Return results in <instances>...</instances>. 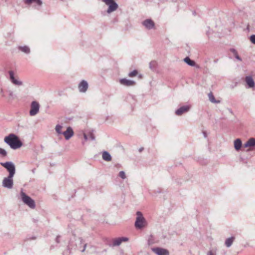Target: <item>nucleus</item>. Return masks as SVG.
<instances>
[{"label": "nucleus", "mask_w": 255, "mask_h": 255, "mask_svg": "<svg viewBox=\"0 0 255 255\" xmlns=\"http://www.w3.org/2000/svg\"><path fill=\"white\" fill-rule=\"evenodd\" d=\"M4 141L13 149L19 148L22 145V143L18 137L14 133H10L5 136Z\"/></svg>", "instance_id": "1"}, {"label": "nucleus", "mask_w": 255, "mask_h": 255, "mask_svg": "<svg viewBox=\"0 0 255 255\" xmlns=\"http://www.w3.org/2000/svg\"><path fill=\"white\" fill-rule=\"evenodd\" d=\"M136 215L134 226L137 229H141L147 225V222L141 212L137 211Z\"/></svg>", "instance_id": "2"}, {"label": "nucleus", "mask_w": 255, "mask_h": 255, "mask_svg": "<svg viewBox=\"0 0 255 255\" xmlns=\"http://www.w3.org/2000/svg\"><path fill=\"white\" fill-rule=\"evenodd\" d=\"M20 195L21 200L25 205H27L31 209H34L35 208V203L34 200L26 195L23 191V189L21 190Z\"/></svg>", "instance_id": "3"}, {"label": "nucleus", "mask_w": 255, "mask_h": 255, "mask_svg": "<svg viewBox=\"0 0 255 255\" xmlns=\"http://www.w3.org/2000/svg\"><path fill=\"white\" fill-rule=\"evenodd\" d=\"M0 164L6 169L9 173V176H14L15 173V167L13 163L11 161H7L5 162H0Z\"/></svg>", "instance_id": "4"}, {"label": "nucleus", "mask_w": 255, "mask_h": 255, "mask_svg": "<svg viewBox=\"0 0 255 255\" xmlns=\"http://www.w3.org/2000/svg\"><path fill=\"white\" fill-rule=\"evenodd\" d=\"M13 176L9 175L4 177L2 182V186L8 189H12L13 186Z\"/></svg>", "instance_id": "5"}, {"label": "nucleus", "mask_w": 255, "mask_h": 255, "mask_svg": "<svg viewBox=\"0 0 255 255\" xmlns=\"http://www.w3.org/2000/svg\"><path fill=\"white\" fill-rule=\"evenodd\" d=\"M102 1L109 6L107 9V12L109 13L116 10L118 7V4L114 0H102Z\"/></svg>", "instance_id": "6"}, {"label": "nucleus", "mask_w": 255, "mask_h": 255, "mask_svg": "<svg viewBox=\"0 0 255 255\" xmlns=\"http://www.w3.org/2000/svg\"><path fill=\"white\" fill-rule=\"evenodd\" d=\"M39 104L36 101H32L30 105V110L29 111V115L31 116L36 115L39 110Z\"/></svg>", "instance_id": "7"}, {"label": "nucleus", "mask_w": 255, "mask_h": 255, "mask_svg": "<svg viewBox=\"0 0 255 255\" xmlns=\"http://www.w3.org/2000/svg\"><path fill=\"white\" fill-rule=\"evenodd\" d=\"M128 240V238L127 237H121L116 238L113 240L112 244H109L110 247H116L120 246L123 242H127Z\"/></svg>", "instance_id": "8"}, {"label": "nucleus", "mask_w": 255, "mask_h": 255, "mask_svg": "<svg viewBox=\"0 0 255 255\" xmlns=\"http://www.w3.org/2000/svg\"><path fill=\"white\" fill-rule=\"evenodd\" d=\"M88 87V82L86 80H83L79 83L78 88L80 93H84L87 91Z\"/></svg>", "instance_id": "9"}, {"label": "nucleus", "mask_w": 255, "mask_h": 255, "mask_svg": "<svg viewBox=\"0 0 255 255\" xmlns=\"http://www.w3.org/2000/svg\"><path fill=\"white\" fill-rule=\"evenodd\" d=\"M152 251L157 255H169V251L165 249L161 248H154L152 249Z\"/></svg>", "instance_id": "10"}, {"label": "nucleus", "mask_w": 255, "mask_h": 255, "mask_svg": "<svg viewBox=\"0 0 255 255\" xmlns=\"http://www.w3.org/2000/svg\"><path fill=\"white\" fill-rule=\"evenodd\" d=\"M142 25L147 29H151L154 28L155 23L151 19H146L142 21Z\"/></svg>", "instance_id": "11"}, {"label": "nucleus", "mask_w": 255, "mask_h": 255, "mask_svg": "<svg viewBox=\"0 0 255 255\" xmlns=\"http://www.w3.org/2000/svg\"><path fill=\"white\" fill-rule=\"evenodd\" d=\"M191 108L190 105H186L181 107L175 111V114L177 116H181L184 113L188 112Z\"/></svg>", "instance_id": "12"}, {"label": "nucleus", "mask_w": 255, "mask_h": 255, "mask_svg": "<svg viewBox=\"0 0 255 255\" xmlns=\"http://www.w3.org/2000/svg\"><path fill=\"white\" fill-rule=\"evenodd\" d=\"M62 134L64 136L66 140L69 139L73 135L74 132L71 127H68L66 131H63Z\"/></svg>", "instance_id": "13"}, {"label": "nucleus", "mask_w": 255, "mask_h": 255, "mask_svg": "<svg viewBox=\"0 0 255 255\" xmlns=\"http://www.w3.org/2000/svg\"><path fill=\"white\" fill-rule=\"evenodd\" d=\"M120 83L121 84L126 86H131L135 84V82L134 81L127 79L126 78L120 79Z\"/></svg>", "instance_id": "14"}, {"label": "nucleus", "mask_w": 255, "mask_h": 255, "mask_svg": "<svg viewBox=\"0 0 255 255\" xmlns=\"http://www.w3.org/2000/svg\"><path fill=\"white\" fill-rule=\"evenodd\" d=\"M245 81L248 85L249 87L253 88L255 86V83L251 76H247L245 79Z\"/></svg>", "instance_id": "15"}, {"label": "nucleus", "mask_w": 255, "mask_h": 255, "mask_svg": "<svg viewBox=\"0 0 255 255\" xmlns=\"http://www.w3.org/2000/svg\"><path fill=\"white\" fill-rule=\"evenodd\" d=\"M24 2L25 4L28 5L34 3L39 6H40L42 4V1L41 0H24Z\"/></svg>", "instance_id": "16"}, {"label": "nucleus", "mask_w": 255, "mask_h": 255, "mask_svg": "<svg viewBox=\"0 0 255 255\" xmlns=\"http://www.w3.org/2000/svg\"><path fill=\"white\" fill-rule=\"evenodd\" d=\"M242 145V142L240 138H237L234 141V147L236 150H239Z\"/></svg>", "instance_id": "17"}, {"label": "nucleus", "mask_w": 255, "mask_h": 255, "mask_svg": "<svg viewBox=\"0 0 255 255\" xmlns=\"http://www.w3.org/2000/svg\"><path fill=\"white\" fill-rule=\"evenodd\" d=\"M103 159L106 161H110L112 160V156L111 154L106 151H104L102 153Z\"/></svg>", "instance_id": "18"}, {"label": "nucleus", "mask_w": 255, "mask_h": 255, "mask_svg": "<svg viewBox=\"0 0 255 255\" xmlns=\"http://www.w3.org/2000/svg\"><path fill=\"white\" fill-rule=\"evenodd\" d=\"M208 98H209V101L212 103H214V104H219L220 103V100H216L215 97H214V96L213 95V94L212 92H210L209 94H208Z\"/></svg>", "instance_id": "19"}, {"label": "nucleus", "mask_w": 255, "mask_h": 255, "mask_svg": "<svg viewBox=\"0 0 255 255\" xmlns=\"http://www.w3.org/2000/svg\"><path fill=\"white\" fill-rule=\"evenodd\" d=\"M255 145V138H251L244 144V147H248L254 146Z\"/></svg>", "instance_id": "20"}, {"label": "nucleus", "mask_w": 255, "mask_h": 255, "mask_svg": "<svg viewBox=\"0 0 255 255\" xmlns=\"http://www.w3.org/2000/svg\"><path fill=\"white\" fill-rule=\"evenodd\" d=\"M235 239V238L234 237H231L230 238L227 239L225 243V246L227 248L230 247L233 244V243L234 242Z\"/></svg>", "instance_id": "21"}, {"label": "nucleus", "mask_w": 255, "mask_h": 255, "mask_svg": "<svg viewBox=\"0 0 255 255\" xmlns=\"http://www.w3.org/2000/svg\"><path fill=\"white\" fill-rule=\"evenodd\" d=\"M18 49L26 54H29L30 52V49L27 46H19L18 47Z\"/></svg>", "instance_id": "22"}, {"label": "nucleus", "mask_w": 255, "mask_h": 255, "mask_svg": "<svg viewBox=\"0 0 255 255\" xmlns=\"http://www.w3.org/2000/svg\"><path fill=\"white\" fill-rule=\"evenodd\" d=\"M184 61L188 65L191 66H195L196 63L194 61L191 60L189 57H186L184 59Z\"/></svg>", "instance_id": "23"}, {"label": "nucleus", "mask_w": 255, "mask_h": 255, "mask_svg": "<svg viewBox=\"0 0 255 255\" xmlns=\"http://www.w3.org/2000/svg\"><path fill=\"white\" fill-rule=\"evenodd\" d=\"M157 65V63L155 61H151L149 64V68L152 70H154Z\"/></svg>", "instance_id": "24"}, {"label": "nucleus", "mask_w": 255, "mask_h": 255, "mask_svg": "<svg viewBox=\"0 0 255 255\" xmlns=\"http://www.w3.org/2000/svg\"><path fill=\"white\" fill-rule=\"evenodd\" d=\"M62 128V126H61L60 125H56V126L55 127V130L58 134H62V133L63 132L62 131V130H61Z\"/></svg>", "instance_id": "25"}, {"label": "nucleus", "mask_w": 255, "mask_h": 255, "mask_svg": "<svg viewBox=\"0 0 255 255\" xmlns=\"http://www.w3.org/2000/svg\"><path fill=\"white\" fill-rule=\"evenodd\" d=\"M0 155H1L2 157H5L7 155V152L5 149L0 148Z\"/></svg>", "instance_id": "26"}, {"label": "nucleus", "mask_w": 255, "mask_h": 255, "mask_svg": "<svg viewBox=\"0 0 255 255\" xmlns=\"http://www.w3.org/2000/svg\"><path fill=\"white\" fill-rule=\"evenodd\" d=\"M137 74V71L136 70H134L133 71L129 72L128 74V76L130 77H133L135 76Z\"/></svg>", "instance_id": "27"}, {"label": "nucleus", "mask_w": 255, "mask_h": 255, "mask_svg": "<svg viewBox=\"0 0 255 255\" xmlns=\"http://www.w3.org/2000/svg\"><path fill=\"white\" fill-rule=\"evenodd\" d=\"M11 82L15 85L21 86L22 85V82L21 81H19L16 79H14V80H13Z\"/></svg>", "instance_id": "28"}, {"label": "nucleus", "mask_w": 255, "mask_h": 255, "mask_svg": "<svg viewBox=\"0 0 255 255\" xmlns=\"http://www.w3.org/2000/svg\"><path fill=\"white\" fill-rule=\"evenodd\" d=\"M119 176L122 179H125L126 178V175L125 172L124 171H121L119 173Z\"/></svg>", "instance_id": "29"}, {"label": "nucleus", "mask_w": 255, "mask_h": 255, "mask_svg": "<svg viewBox=\"0 0 255 255\" xmlns=\"http://www.w3.org/2000/svg\"><path fill=\"white\" fill-rule=\"evenodd\" d=\"M9 75L10 80L11 82H12L13 80H14V79H15L14 76L13 72L12 71H9Z\"/></svg>", "instance_id": "30"}, {"label": "nucleus", "mask_w": 255, "mask_h": 255, "mask_svg": "<svg viewBox=\"0 0 255 255\" xmlns=\"http://www.w3.org/2000/svg\"><path fill=\"white\" fill-rule=\"evenodd\" d=\"M250 40L253 43L255 44V35H252L250 36Z\"/></svg>", "instance_id": "31"}, {"label": "nucleus", "mask_w": 255, "mask_h": 255, "mask_svg": "<svg viewBox=\"0 0 255 255\" xmlns=\"http://www.w3.org/2000/svg\"><path fill=\"white\" fill-rule=\"evenodd\" d=\"M89 137L91 140H94L95 139L94 134L92 132H89Z\"/></svg>", "instance_id": "32"}, {"label": "nucleus", "mask_w": 255, "mask_h": 255, "mask_svg": "<svg viewBox=\"0 0 255 255\" xmlns=\"http://www.w3.org/2000/svg\"><path fill=\"white\" fill-rule=\"evenodd\" d=\"M235 58L238 59V60L239 61H242V59L241 58V57L238 55V53H237L236 54H235Z\"/></svg>", "instance_id": "33"}, {"label": "nucleus", "mask_w": 255, "mask_h": 255, "mask_svg": "<svg viewBox=\"0 0 255 255\" xmlns=\"http://www.w3.org/2000/svg\"><path fill=\"white\" fill-rule=\"evenodd\" d=\"M231 51L234 54V55H235V54H236L237 53H238L237 51H236V49H234V48H232L231 49Z\"/></svg>", "instance_id": "34"}, {"label": "nucleus", "mask_w": 255, "mask_h": 255, "mask_svg": "<svg viewBox=\"0 0 255 255\" xmlns=\"http://www.w3.org/2000/svg\"><path fill=\"white\" fill-rule=\"evenodd\" d=\"M86 247H87V244H85L83 246V249L81 251V252H84L85 250H86Z\"/></svg>", "instance_id": "35"}, {"label": "nucleus", "mask_w": 255, "mask_h": 255, "mask_svg": "<svg viewBox=\"0 0 255 255\" xmlns=\"http://www.w3.org/2000/svg\"><path fill=\"white\" fill-rule=\"evenodd\" d=\"M84 138L85 139V141L87 140L88 139L87 135L85 133L84 134Z\"/></svg>", "instance_id": "36"}, {"label": "nucleus", "mask_w": 255, "mask_h": 255, "mask_svg": "<svg viewBox=\"0 0 255 255\" xmlns=\"http://www.w3.org/2000/svg\"><path fill=\"white\" fill-rule=\"evenodd\" d=\"M59 238H60V236H57L56 237V243H59L60 242Z\"/></svg>", "instance_id": "37"}, {"label": "nucleus", "mask_w": 255, "mask_h": 255, "mask_svg": "<svg viewBox=\"0 0 255 255\" xmlns=\"http://www.w3.org/2000/svg\"><path fill=\"white\" fill-rule=\"evenodd\" d=\"M207 255H215L211 251H209L207 253Z\"/></svg>", "instance_id": "38"}, {"label": "nucleus", "mask_w": 255, "mask_h": 255, "mask_svg": "<svg viewBox=\"0 0 255 255\" xmlns=\"http://www.w3.org/2000/svg\"><path fill=\"white\" fill-rule=\"evenodd\" d=\"M79 240L81 244L83 243V240L81 238H79Z\"/></svg>", "instance_id": "39"}, {"label": "nucleus", "mask_w": 255, "mask_h": 255, "mask_svg": "<svg viewBox=\"0 0 255 255\" xmlns=\"http://www.w3.org/2000/svg\"><path fill=\"white\" fill-rule=\"evenodd\" d=\"M203 135L205 138H206L207 137V133L205 131H203Z\"/></svg>", "instance_id": "40"}, {"label": "nucleus", "mask_w": 255, "mask_h": 255, "mask_svg": "<svg viewBox=\"0 0 255 255\" xmlns=\"http://www.w3.org/2000/svg\"><path fill=\"white\" fill-rule=\"evenodd\" d=\"M228 110H229V112H230L231 114H233V111L232 110V109H228Z\"/></svg>", "instance_id": "41"}, {"label": "nucleus", "mask_w": 255, "mask_h": 255, "mask_svg": "<svg viewBox=\"0 0 255 255\" xmlns=\"http://www.w3.org/2000/svg\"><path fill=\"white\" fill-rule=\"evenodd\" d=\"M151 240H150V239H148V244H152V242H151Z\"/></svg>", "instance_id": "42"}, {"label": "nucleus", "mask_w": 255, "mask_h": 255, "mask_svg": "<svg viewBox=\"0 0 255 255\" xmlns=\"http://www.w3.org/2000/svg\"><path fill=\"white\" fill-rule=\"evenodd\" d=\"M151 240H150V239H148V244H152V242H151Z\"/></svg>", "instance_id": "43"}, {"label": "nucleus", "mask_w": 255, "mask_h": 255, "mask_svg": "<svg viewBox=\"0 0 255 255\" xmlns=\"http://www.w3.org/2000/svg\"><path fill=\"white\" fill-rule=\"evenodd\" d=\"M9 95L10 96H13V93H12V92H11V91H10V92H9Z\"/></svg>", "instance_id": "44"}, {"label": "nucleus", "mask_w": 255, "mask_h": 255, "mask_svg": "<svg viewBox=\"0 0 255 255\" xmlns=\"http://www.w3.org/2000/svg\"><path fill=\"white\" fill-rule=\"evenodd\" d=\"M143 150V148L141 147L139 149V151L141 152Z\"/></svg>", "instance_id": "45"}, {"label": "nucleus", "mask_w": 255, "mask_h": 255, "mask_svg": "<svg viewBox=\"0 0 255 255\" xmlns=\"http://www.w3.org/2000/svg\"><path fill=\"white\" fill-rule=\"evenodd\" d=\"M84 143H85V141H83V142H82V144H84Z\"/></svg>", "instance_id": "46"}]
</instances>
